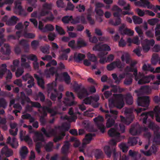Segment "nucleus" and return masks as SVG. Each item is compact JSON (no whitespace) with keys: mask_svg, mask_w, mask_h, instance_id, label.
<instances>
[{"mask_svg":"<svg viewBox=\"0 0 160 160\" xmlns=\"http://www.w3.org/2000/svg\"><path fill=\"white\" fill-rule=\"evenodd\" d=\"M149 90V87L148 86H145L142 87L138 91H135L137 93L138 95V96L137 100L138 105L144 107V108H139L135 109V110L138 114L142 111L146 110L149 105L150 101L149 97L148 96L140 97L139 96L144 93H148Z\"/></svg>","mask_w":160,"mask_h":160,"instance_id":"nucleus-1","label":"nucleus"},{"mask_svg":"<svg viewBox=\"0 0 160 160\" xmlns=\"http://www.w3.org/2000/svg\"><path fill=\"white\" fill-rule=\"evenodd\" d=\"M70 128L68 126V128H65L63 126L56 127L54 129H51L49 132L48 133L44 128H42L41 131L47 137L54 136L53 140L56 142L62 139L65 135V132L68 131Z\"/></svg>","mask_w":160,"mask_h":160,"instance_id":"nucleus-2","label":"nucleus"},{"mask_svg":"<svg viewBox=\"0 0 160 160\" xmlns=\"http://www.w3.org/2000/svg\"><path fill=\"white\" fill-rule=\"evenodd\" d=\"M136 63V62H134L133 63L131 64L130 66L126 67L124 69L125 73L119 75L118 78L116 81V83L117 84L119 83L123 78L126 77L128 75H129L130 72H134V75L135 76V79L136 80H137L138 79L136 75L137 71L136 68L134 66Z\"/></svg>","mask_w":160,"mask_h":160,"instance_id":"nucleus-3","label":"nucleus"},{"mask_svg":"<svg viewBox=\"0 0 160 160\" xmlns=\"http://www.w3.org/2000/svg\"><path fill=\"white\" fill-rule=\"evenodd\" d=\"M114 99H112L108 100L109 105L110 107L115 106L118 108L121 109L124 105V95L121 94H113Z\"/></svg>","mask_w":160,"mask_h":160,"instance_id":"nucleus-4","label":"nucleus"},{"mask_svg":"<svg viewBox=\"0 0 160 160\" xmlns=\"http://www.w3.org/2000/svg\"><path fill=\"white\" fill-rule=\"evenodd\" d=\"M124 111V114L126 116V118H125L122 116H120L121 121L124 124L128 125L132 122L134 117L132 114V110L131 108H127L122 109Z\"/></svg>","mask_w":160,"mask_h":160,"instance_id":"nucleus-5","label":"nucleus"},{"mask_svg":"<svg viewBox=\"0 0 160 160\" xmlns=\"http://www.w3.org/2000/svg\"><path fill=\"white\" fill-rule=\"evenodd\" d=\"M57 86V82L55 81L47 85L48 95L50 93L51 94L50 98L53 101L56 100L58 95V92L56 88Z\"/></svg>","mask_w":160,"mask_h":160,"instance_id":"nucleus-6","label":"nucleus"},{"mask_svg":"<svg viewBox=\"0 0 160 160\" xmlns=\"http://www.w3.org/2000/svg\"><path fill=\"white\" fill-rule=\"evenodd\" d=\"M27 58L34 62L38 61L37 58L34 54H30L27 56L24 55H22L21 58V66L23 68H29L30 67L29 64L26 62Z\"/></svg>","mask_w":160,"mask_h":160,"instance_id":"nucleus-7","label":"nucleus"},{"mask_svg":"<svg viewBox=\"0 0 160 160\" xmlns=\"http://www.w3.org/2000/svg\"><path fill=\"white\" fill-rule=\"evenodd\" d=\"M35 136L33 137V140L36 142V150L38 153L40 152V148L42 146V142L44 141L43 135L38 132H34Z\"/></svg>","mask_w":160,"mask_h":160,"instance_id":"nucleus-8","label":"nucleus"},{"mask_svg":"<svg viewBox=\"0 0 160 160\" xmlns=\"http://www.w3.org/2000/svg\"><path fill=\"white\" fill-rule=\"evenodd\" d=\"M148 127L154 131L155 135L153 141L158 144H160V128L155 125L152 122H150L148 124Z\"/></svg>","mask_w":160,"mask_h":160,"instance_id":"nucleus-9","label":"nucleus"},{"mask_svg":"<svg viewBox=\"0 0 160 160\" xmlns=\"http://www.w3.org/2000/svg\"><path fill=\"white\" fill-rule=\"evenodd\" d=\"M137 77L138 78V83L139 84H144L149 82L151 80L155 78V76L153 75H150L144 77L143 74L139 73L138 75L136 74Z\"/></svg>","mask_w":160,"mask_h":160,"instance_id":"nucleus-10","label":"nucleus"},{"mask_svg":"<svg viewBox=\"0 0 160 160\" xmlns=\"http://www.w3.org/2000/svg\"><path fill=\"white\" fill-rule=\"evenodd\" d=\"M66 95L67 98H65L63 102L66 106H70L77 103V102L74 100L75 97L72 92L67 91Z\"/></svg>","mask_w":160,"mask_h":160,"instance_id":"nucleus-11","label":"nucleus"},{"mask_svg":"<svg viewBox=\"0 0 160 160\" xmlns=\"http://www.w3.org/2000/svg\"><path fill=\"white\" fill-rule=\"evenodd\" d=\"M20 38V31H18L16 32V36L13 35H10L8 36L7 40L9 41L11 40H17L18 44L16 45L15 48V52L17 54L20 53V40L19 38Z\"/></svg>","mask_w":160,"mask_h":160,"instance_id":"nucleus-12","label":"nucleus"},{"mask_svg":"<svg viewBox=\"0 0 160 160\" xmlns=\"http://www.w3.org/2000/svg\"><path fill=\"white\" fill-rule=\"evenodd\" d=\"M53 7V4L51 3L45 2L42 5V9L39 13L38 18H40L41 16H44L49 14L50 10L52 9Z\"/></svg>","mask_w":160,"mask_h":160,"instance_id":"nucleus-13","label":"nucleus"},{"mask_svg":"<svg viewBox=\"0 0 160 160\" xmlns=\"http://www.w3.org/2000/svg\"><path fill=\"white\" fill-rule=\"evenodd\" d=\"M99 99V96L96 95L93 97H90L86 98L84 100L83 102L86 104H92L93 107H96L98 106V104L97 101Z\"/></svg>","mask_w":160,"mask_h":160,"instance_id":"nucleus-14","label":"nucleus"},{"mask_svg":"<svg viewBox=\"0 0 160 160\" xmlns=\"http://www.w3.org/2000/svg\"><path fill=\"white\" fill-rule=\"evenodd\" d=\"M124 67V65L122 64L120 60H118L108 65L107 68L108 70L111 71L117 67L120 69V71H122Z\"/></svg>","mask_w":160,"mask_h":160,"instance_id":"nucleus-15","label":"nucleus"},{"mask_svg":"<svg viewBox=\"0 0 160 160\" xmlns=\"http://www.w3.org/2000/svg\"><path fill=\"white\" fill-rule=\"evenodd\" d=\"M81 85H78L74 88L75 92L77 93L78 97L81 99L88 95L86 90L84 88L80 89Z\"/></svg>","mask_w":160,"mask_h":160,"instance_id":"nucleus-16","label":"nucleus"},{"mask_svg":"<svg viewBox=\"0 0 160 160\" xmlns=\"http://www.w3.org/2000/svg\"><path fill=\"white\" fill-rule=\"evenodd\" d=\"M0 145L2 146L5 145L1 150V154L4 155L7 157H9L13 155V152L12 150L9 149L7 146L5 145V143L4 142L0 143Z\"/></svg>","mask_w":160,"mask_h":160,"instance_id":"nucleus-17","label":"nucleus"},{"mask_svg":"<svg viewBox=\"0 0 160 160\" xmlns=\"http://www.w3.org/2000/svg\"><path fill=\"white\" fill-rule=\"evenodd\" d=\"M155 43V41L153 39L148 40L145 39L142 44L143 50L145 52H148L150 49V46H152Z\"/></svg>","mask_w":160,"mask_h":160,"instance_id":"nucleus-18","label":"nucleus"},{"mask_svg":"<svg viewBox=\"0 0 160 160\" xmlns=\"http://www.w3.org/2000/svg\"><path fill=\"white\" fill-rule=\"evenodd\" d=\"M94 51H98L100 52H104L103 51H110L111 50L110 47L107 44H104L101 45L98 44L95 45L92 48Z\"/></svg>","mask_w":160,"mask_h":160,"instance_id":"nucleus-19","label":"nucleus"},{"mask_svg":"<svg viewBox=\"0 0 160 160\" xmlns=\"http://www.w3.org/2000/svg\"><path fill=\"white\" fill-rule=\"evenodd\" d=\"M39 111L42 114V117H44L47 115L46 112L47 111L51 113V116H54L56 114V112L53 110L47 107H44L39 110Z\"/></svg>","mask_w":160,"mask_h":160,"instance_id":"nucleus-20","label":"nucleus"},{"mask_svg":"<svg viewBox=\"0 0 160 160\" xmlns=\"http://www.w3.org/2000/svg\"><path fill=\"white\" fill-rule=\"evenodd\" d=\"M22 79L24 81H26L28 80V83L29 84L28 85V88L32 87L34 85V79L33 77L28 73H27L25 75L22 76Z\"/></svg>","mask_w":160,"mask_h":160,"instance_id":"nucleus-21","label":"nucleus"},{"mask_svg":"<svg viewBox=\"0 0 160 160\" xmlns=\"http://www.w3.org/2000/svg\"><path fill=\"white\" fill-rule=\"evenodd\" d=\"M93 120L96 124L98 125L100 131L102 133L104 132L106 128L105 126L102 124L99 125V123L103 121V117L101 116H99L98 117L95 118Z\"/></svg>","mask_w":160,"mask_h":160,"instance_id":"nucleus-22","label":"nucleus"},{"mask_svg":"<svg viewBox=\"0 0 160 160\" xmlns=\"http://www.w3.org/2000/svg\"><path fill=\"white\" fill-rule=\"evenodd\" d=\"M0 51L2 53V54L3 55L8 56V57L7 58H3V59H9V56L11 53V50L10 46L8 44H4V48H1Z\"/></svg>","mask_w":160,"mask_h":160,"instance_id":"nucleus-23","label":"nucleus"},{"mask_svg":"<svg viewBox=\"0 0 160 160\" xmlns=\"http://www.w3.org/2000/svg\"><path fill=\"white\" fill-rule=\"evenodd\" d=\"M141 131V128L138 124L132 125L130 128L129 132L132 135H136L139 134Z\"/></svg>","mask_w":160,"mask_h":160,"instance_id":"nucleus-24","label":"nucleus"},{"mask_svg":"<svg viewBox=\"0 0 160 160\" xmlns=\"http://www.w3.org/2000/svg\"><path fill=\"white\" fill-rule=\"evenodd\" d=\"M109 136L111 137H114L116 138H118L120 136V132H119L118 129L116 127L111 128L108 132Z\"/></svg>","mask_w":160,"mask_h":160,"instance_id":"nucleus-25","label":"nucleus"},{"mask_svg":"<svg viewBox=\"0 0 160 160\" xmlns=\"http://www.w3.org/2000/svg\"><path fill=\"white\" fill-rule=\"evenodd\" d=\"M125 26L122 24L119 28V31L122 34H128L130 36H132L134 34V32L132 30L125 28Z\"/></svg>","mask_w":160,"mask_h":160,"instance_id":"nucleus-26","label":"nucleus"},{"mask_svg":"<svg viewBox=\"0 0 160 160\" xmlns=\"http://www.w3.org/2000/svg\"><path fill=\"white\" fill-rule=\"evenodd\" d=\"M56 71L55 67H52L49 68H47L44 71V74L46 78H50L51 76H53Z\"/></svg>","mask_w":160,"mask_h":160,"instance_id":"nucleus-27","label":"nucleus"},{"mask_svg":"<svg viewBox=\"0 0 160 160\" xmlns=\"http://www.w3.org/2000/svg\"><path fill=\"white\" fill-rule=\"evenodd\" d=\"M106 118H108L106 123V127L108 128H109L113 125L115 123L114 120L116 119L117 117L115 116L114 117V119L112 118L113 116H111L108 114L105 115Z\"/></svg>","mask_w":160,"mask_h":160,"instance_id":"nucleus-28","label":"nucleus"},{"mask_svg":"<svg viewBox=\"0 0 160 160\" xmlns=\"http://www.w3.org/2000/svg\"><path fill=\"white\" fill-rule=\"evenodd\" d=\"M140 120H142L143 123H146V120L148 117L149 116L151 118H153L154 116V112L151 111L148 112H145L142 113L141 115Z\"/></svg>","mask_w":160,"mask_h":160,"instance_id":"nucleus-29","label":"nucleus"},{"mask_svg":"<svg viewBox=\"0 0 160 160\" xmlns=\"http://www.w3.org/2000/svg\"><path fill=\"white\" fill-rule=\"evenodd\" d=\"M68 113L70 115H72L70 117L66 115L63 118V119H67L70 122L75 121L77 119V117L75 115H73V112L72 108H70L69 109Z\"/></svg>","mask_w":160,"mask_h":160,"instance_id":"nucleus-30","label":"nucleus"},{"mask_svg":"<svg viewBox=\"0 0 160 160\" xmlns=\"http://www.w3.org/2000/svg\"><path fill=\"white\" fill-rule=\"evenodd\" d=\"M118 52L122 54L121 57V59L122 62L125 61L127 63H128L130 62L131 60L130 58L128 52L121 51H119Z\"/></svg>","mask_w":160,"mask_h":160,"instance_id":"nucleus-31","label":"nucleus"},{"mask_svg":"<svg viewBox=\"0 0 160 160\" xmlns=\"http://www.w3.org/2000/svg\"><path fill=\"white\" fill-rule=\"evenodd\" d=\"M80 22L83 23H86L85 18L83 15H82L79 17H77L74 20H73L71 23L73 24H76Z\"/></svg>","mask_w":160,"mask_h":160,"instance_id":"nucleus-32","label":"nucleus"},{"mask_svg":"<svg viewBox=\"0 0 160 160\" xmlns=\"http://www.w3.org/2000/svg\"><path fill=\"white\" fill-rule=\"evenodd\" d=\"M108 53L105 52H100L98 54V56L100 58L99 62L102 64H104L107 62V60L105 56L107 55Z\"/></svg>","mask_w":160,"mask_h":160,"instance_id":"nucleus-33","label":"nucleus"},{"mask_svg":"<svg viewBox=\"0 0 160 160\" xmlns=\"http://www.w3.org/2000/svg\"><path fill=\"white\" fill-rule=\"evenodd\" d=\"M94 136V134L90 133L86 135L83 141V147H84L85 145L89 143L92 140V137Z\"/></svg>","mask_w":160,"mask_h":160,"instance_id":"nucleus-34","label":"nucleus"},{"mask_svg":"<svg viewBox=\"0 0 160 160\" xmlns=\"http://www.w3.org/2000/svg\"><path fill=\"white\" fill-rule=\"evenodd\" d=\"M14 5L13 8L14 13L20 15V0H16L14 2Z\"/></svg>","mask_w":160,"mask_h":160,"instance_id":"nucleus-35","label":"nucleus"},{"mask_svg":"<svg viewBox=\"0 0 160 160\" xmlns=\"http://www.w3.org/2000/svg\"><path fill=\"white\" fill-rule=\"evenodd\" d=\"M85 57V55L82 54L75 52L74 54L73 58L74 60L77 62H80Z\"/></svg>","mask_w":160,"mask_h":160,"instance_id":"nucleus-36","label":"nucleus"},{"mask_svg":"<svg viewBox=\"0 0 160 160\" xmlns=\"http://www.w3.org/2000/svg\"><path fill=\"white\" fill-rule=\"evenodd\" d=\"M154 111L155 115L156 121L158 122H160V107L158 106H156Z\"/></svg>","mask_w":160,"mask_h":160,"instance_id":"nucleus-37","label":"nucleus"},{"mask_svg":"<svg viewBox=\"0 0 160 160\" xmlns=\"http://www.w3.org/2000/svg\"><path fill=\"white\" fill-rule=\"evenodd\" d=\"M18 20V18L16 16H13L11 17L7 22V24L9 26L13 25L15 24Z\"/></svg>","mask_w":160,"mask_h":160,"instance_id":"nucleus-38","label":"nucleus"},{"mask_svg":"<svg viewBox=\"0 0 160 160\" xmlns=\"http://www.w3.org/2000/svg\"><path fill=\"white\" fill-rule=\"evenodd\" d=\"M124 136H122L118 138H116L115 139H112L109 141V144L112 146H115L117 145V142H119L124 138Z\"/></svg>","mask_w":160,"mask_h":160,"instance_id":"nucleus-39","label":"nucleus"},{"mask_svg":"<svg viewBox=\"0 0 160 160\" xmlns=\"http://www.w3.org/2000/svg\"><path fill=\"white\" fill-rule=\"evenodd\" d=\"M34 77L37 80L38 85L42 88H44V82L43 79L39 77L36 74H34Z\"/></svg>","mask_w":160,"mask_h":160,"instance_id":"nucleus-40","label":"nucleus"},{"mask_svg":"<svg viewBox=\"0 0 160 160\" xmlns=\"http://www.w3.org/2000/svg\"><path fill=\"white\" fill-rule=\"evenodd\" d=\"M139 140L138 138H129L128 143L129 146H132L136 145Z\"/></svg>","mask_w":160,"mask_h":160,"instance_id":"nucleus-41","label":"nucleus"},{"mask_svg":"<svg viewBox=\"0 0 160 160\" xmlns=\"http://www.w3.org/2000/svg\"><path fill=\"white\" fill-rule=\"evenodd\" d=\"M141 3V7H147L148 8H152L153 6L147 0H140Z\"/></svg>","mask_w":160,"mask_h":160,"instance_id":"nucleus-42","label":"nucleus"},{"mask_svg":"<svg viewBox=\"0 0 160 160\" xmlns=\"http://www.w3.org/2000/svg\"><path fill=\"white\" fill-rule=\"evenodd\" d=\"M132 74L130 73L129 75H128V76L126 77L123 82L124 84L127 85H128L131 84L132 82Z\"/></svg>","mask_w":160,"mask_h":160,"instance_id":"nucleus-43","label":"nucleus"},{"mask_svg":"<svg viewBox=\"0 0 160 160\" xmlns=\"http://www.w3.org/2000/svg\"><path fill=\"white\" fill-rule=\"evenodd\" d=\"M70 146V144L69 142L67 141L65 142L62 149V152L64 154H66L68 152Z\"/></svg>","mask_w":160,"mask_h":160,"instance_id":"nucleus-44","label":"nucleus"},{"mask_svg":"<svg viewBox=\"0 0 160 160\" xmlns=\"http://www.w3.org/2000/svg\"><path fill=\"white\" fill-rule=\"evenodd\" d=\"M128 154L133 158L132 160H138L137 157L138 155V152L130 150L128 152Z\"/></svg>","mask_w":160,"mask_h":160,"instance_id":"nucleus-45","label":"nucleus"},{"mask_svg":"<svg viewBox=\"0 0 160 160\" xmlns=\"http://www.w3.org/2000/svg\"><path fill=\"white\" fill-rule=\"evenodd\" d=\"M126 103L128 105H131L133 103V99L132 96L130 94H127L125 97Z\"/></svg>","mask_w":160,"mask_h":160,"instance_id":"nucleus-46","label":"nucleus"},{"mask_svg":"<svg viewBox=\"0 0 160 160\" xmlns=\"http://www.w3.org/2000/svg\"><path fill=\"white\" fill-rule=\"evenodd\" d=\"M28 152L27 148L25 146L22 147V150H21V158H24L26 156Z\"/></svg>","mask_w":160,"mask_h":160,"instance_id":"nucleus-47","label":"nucleus"},{"mask_svg":"<svg viewBox=\"0 0 160 160\" xmlns=\"http://www.w3.org/2000/svg\"><path fill=\"white\" fill-rule=\"evenodd\" d=\"M155 35L158 41H160V25H157L155 28Z\"/></svg>","mask_w":160,"mask_h":160,"instance_id":"nucleus-48","label":"nucleus"},{"mask_svg":"<svg viewBox=\"0 0 160 160\" xmlns=\"http://www.w3.org/2000/svg\"><path fill=\"white\" fill-rule=\"evenodd\" d=\"M54 29V27L51 24H48L45 25L43 29V32L52 31Z\"/></svg>","mask_w":160,"mask_h":160,"instance_id":"nucleus-49","label":"nucleus"},{"mask_svg":"<svg viewBox=\"0 0 160 160\" xmlns=\"http://www.w3.org/2000/svg\"><path fill=\"white\" fill-rule=\"evenodd\" d=\"M132 19L134 23L135 24H139L142 22V19L141 18L136 16L132 17Z\"/></svg>","mask_w":160,"mask_h":160,"instance_id":"nucleus-50","label":"nucleus"},{"mask_svg":"<svg viewBox=\"0 0 160 160\" xmlns=\"http://www.w3.org/2000/svg\"><path fill=\"white\" fill-rule=\"evenodd\" d=\"M62 75L65 83L67 84H70L71 82V78L68 74L65 72L63 73Z\"/></svg>","mask_w":160,"mask_h":160,"instance_id":"nucleus-51","label":"nucleus"},{"mask_svg":"<svg viewBox=\"0 0 160 160\" xmlns=\"http://www.w3.org/2000/svg\"><path fill=\"white\" fill-rule=\"evenodd\" d=\"M142 69L144 71H150L151 72H153L154 70V68L152 67L149 64H144L143 66Z\"/></svg>","mask_w":160,"mask_h":160,"instance_id":"nucleus-52","label":"nucleus"},{"mask_svg":"<svg viewBox=\"0 0 160 160\" xmlns=\"http://www.w3.org/2000/svg\"><path fill=\"white\" fill-rule=\"evenodd\" d=\"M38 98H40V100L42 102H44L45 99V97L44 95L42 92H39L38 96H35L34 98L35 100L37 101L38 99Z\"/></svg>","mask_w":160,"mask_h":160,"instance_id":"nucleus-53","label":"nucleus"},{"mask_svg":"<svg viewBox=\"0 0 160 160\" xmlns=\"http://www.w3.org/2000/svg\"><path fill=\"white\" fill-rule=\"evenodd\" d=\"M73 20L72 18V16H65L63 17L62 19V20L64 23H68L70 21L72 20V21Z\"/></svg>","mask_w":160,"mask_h":160,"instance_id":"nucleus-54","label":"nucleus"},{"mask_svg":"<svg viewBox=\"0 0 160 160\" xmlns=\"http://www.w3.org/2000/svg\"><path fill=\"white\" fill-rule=\"evenodd\" d=\"M87 55L88 58L92 62H95L97 61V58L94 54L88 52Z\"/></svg>","mask_w":160,"mask_h":160,"instance_id":"nucleus-55","label":"nucleus"},{"mask_svg":"<svg viewBox=\"0 0 160 160\" xmlns=\"http://www.w3.org/2000/svg\"><path fill=\"white\" fill-rule=\"evenodd\" d=\"M19 63V61L18 60H15L13 61V65H11V69L13 72H15L17 68Z\"/></svg>","mask_w":160,"mask_h":160,"instance_id":"nucleus-56","label":"nucleus"},{"mask_svg":"<svg viewBox=\"0 0 160 160\" xmlns=\"http://www.w3.org/2000/svg\"><path fill=\"white\" fill-rule=\"evenodd\" d=\"M95 158L97 159H100L103 158V152L100 150H98L96 151L95 154Z\"/></svg>","mask_w":160,"mask_h":160,"instance_id":"nucleus-57","label":"nucleus"},{"mask_svg":"<svg viewBox=\"0 0 160 160\" xmlns=\"http://www.w3.org/2000/svg\"><path fill=\"white\" fill-rule=\"evenodd\" d=\"M39 45V41L37 40H34L31 43V46L32 48L36 50Z\"/></svg>","mask_w":160,"mask_h":160,"instance_id":"nucleus-58","label":"nucleus"},{"mask_svg":"<svg viewBox=\"0 0 160 160\" xmlns=\"http://www.w3.org/2000/svg\"><path fill=\"white\" fill-rule=\"evenodd\" d=\"M119 147L123 152H126L128 150V147L125 143H121L119 145Z\"/></svg>","mask_w":160,"mask_h":160,"instance_id":"nucleus-59","label":"nucleus"},{"mask_svg":"<svg viewBox=\"0 0 160 160\" xmlns=\"http://www.w3.org/2000/svg\"><path fill=\"white\" fill-rule=\"evenodd\" d=\"M158 54H154L152 55L151 59L152 64L154 65H156L158 62Z\"/></svg>","mask_w":160,"mask_h":160,"instance_id":"nucleus-60","label":"nucleus"},{"mask_svg":"<svg viewBox=\"0 0 160 160\" xmlns=\"http://www.w3.org/2000/svg\"><path fill=\"white\" fill-rule=\"evenodd\" d=\"M86 45V42L81 38H79L77 41V46L78 47L81 48L85 46Z\"/></svg>","mask_w":160,"mask_h":160,"instance_id":"nucleus-61","label":"nucleus"},{"mask_svg":"<svg viewBox=\"0 0 160 160\" xmlns=\"http://www.w3.org/2000/svg\"><path fill=\"white\" fill-rule=\"evenodd\" d=\"M24 37L27 38H34L35 36V35L34 34L31 33H27L25 32L23 34H22Z\"/></svg>","mask_w":160,"mask_h":160,"instance_id":"nucleus-62","label":"nucleus"},{"mask_svg":"<svg viewBox=\"0 0 160 160\" xmlns=\"http://www.w3.org/2000/svg\"><path fill=\"white\" fill-rule=\"evenodd\" d=\"M76 8L77 9V10L79 12H84L85 10V6L81 4L78 5L76 6Z\"/></svg>","mask_w":160,"mask_h":160,"instance_id":"nucleus-63","label":"nucleus"},{"mask_svg":"<svg viewBox=\"0 0 160 160\" xmlns=\"http://www.w3.org/2000/svg\"><path fill=\"white\" fill-rule=\"evenodd\" d=\"M136 11L140 17H143L146 15V10H142L139 8H137L136 10Z\"/></svg>","mask_w":160,"mask_h":160,"instance_id":"nucleus-64","label":"nucleus"}]
</instances>
